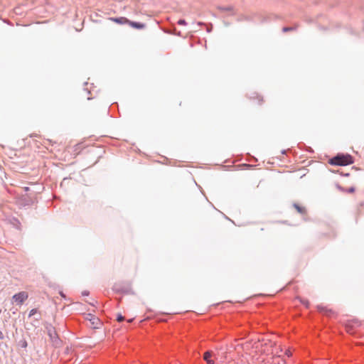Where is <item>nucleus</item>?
<instances>
[{
	"mask_svg": "<svg viewBox=\"0 0 364 364\" xmlns=\"http://www.w3.org/2000/svg\"><path fill=\"white\" fill-rule=\"evenodd\" d=\"M110 21L119 23V24H128L129 23V20L126 17H119V18H109Z\"/></svg>",
	"mask_w": 364,
	"mask_h": 364,
	"instance_id": "nucleus-4",
	"label": "nucleus"
},
{
	"mask_svg": "<svg viewBox=\"0 0 364 364\" xmlns=\"http://www.w3.org/2000/svg\"><path fill=\"white\" fill-rule=\"evenodd\" d=\"M329 163L333 166H347L353 163L351 156L337 155L329 160Z\"/></svg>",
	"mask_w": 364,
	"mask_h": 364,
	"instance_id": "nucleus-1",
	"label": "nucleus"
},
{
	"mask_svg": "<svg viewBox=\"0 0 364 364\" xmlns=\"http://www.w3.org/2000/svg\"><path fill=\"white\" fill-rule=\"evenodd\" d=\"M48 335L52 340L55 339L57 337L55 331L53 328H50L48 329Z\"/></svg>",
	"mask_w": 364,
	"mask_h": 364,
	"instance_id": "nucleus-9",
	"label": "nucleus"
},
{
	"mask_svg": "<svg viewBox=\"0 0 364 364\" xmlns=\"http://www.w3.org/2000/svg\"><path fill=\"white\" fill-rule=\"evenodd\" d=\"M318 309H324V308L320 307V306H318Z\"/></svg>",
	"mask_w": 364,
	"mask_h": 364,
	"instance_id": "nucleus-16",
	"label": "nucleus"
},
{
	"mask_svg": "<svg viewBox=\"0 0 364 364\" xmlns=\"http://www.w3.org/2000/svg\"><path fill=\"white\" fill-rule=\"evenodd\" d=\"M28 298V294L26 291H21L16 294H14L12 297L14 302H16L18 305H21L23 303L27 300Z\"/></svg>",
	"mask_w": 364,
	"mask_h": 364,
	"instance_id": "nucleus-2",
	"label": "nucleus"
},
{
	"mask_svg": "<svg viewBox=\"0 0 364 364\" xmlns=\"http://www.w3.org/2000/svg\"><path fill=\"white\" fill-rule=\"evenodd\" d=\"M213 353L211 351H207L203 355V359L206 361L208 364H214V360L211 359Z\"/></svg>",
	"mask_w": 364,
	"mask_h": 364,
	"instance_id": "nucleus-5",
	"label": "nucleus"
},
{
	"mask_svg": "<svg viewBox=\"0 0 364 364\" xmlns=\"http://www.w3.org/2000/svg\"><path fill=\"white\" fill-rule=\"evenodd\" d=\"M285 354L288 356H291V353L289 350H287Z\"/></svg>",
	"mask_w": 364,
	"mask_h": 364,
	"instance_id": "nucleus-14",
	"label": "nucleus"
},
{
	"mask_svg": "<svg viewBox=\"0 0 364 364\" xmlns=\"http://www.w3.org/2000/svg\"><path fill=\"white\" fill-rule=\"evenodd\" d=\"M124 320V317L122 316L121 314H118L117 316V321L119 322H121Z\"/></svg>",
	"mask_w": 364,
	"mask_h": 364,
	"instance_id": "nucleus-10",
	"label": "nucleus"
},
{
	"mask_svg": "<svg viewBox=\"0 0 364 364\" xmlns=\"http://www.w3.org/2000/svg\"><path fill=\"white\" fill-rule=\"evenodd\" d=\"M178 23L180 24V25H185L186 24V21H185V20L181 19V20L178 21Z\"/></svg>",
	"mask_w": 364,
	"mask_h": 364,
	"instance_id": "nucleus-13",
	"label": "nucleus"
},
{
	"mask_svg": "<svg viewBox=\"0 0 364 364\" xmlns=\"http://www.w3.org/2000/svg\"><path fill=\"white\" fill-rule=\"evenodd\" d=\"M128 25H129L132 28H134L136 29H142L145 27V25L144 23L131 21H129V23H128Z\"/></svg>",
	"mask_w": 364,
	"mask_h": 364,
	"instance_id": "nucleus-6",
	"label": "nucleus"
},
{
	"mask_svg": "<svg viewBox=\"0 0 364 364\" xmlns=\"http://www.w3.org/2000/svg\"><path fill=\"white\" fill-rule=\"evenodd\" d=\"M292 30H293V28H291V27H284L282 28V31L284 32H287V31H292Z\"/></svg>",
	"mask_w": 364,
	"mask_h": 364,
	"instance_id": "nucleus-12",
	"label": "nucleus"
},
{
	"mask_svg": "<svg viewBox=\"0 0 364 364\" xmlns=\"http://www.w3.org/2000/svg\"><path fill=\"white\" fill-rule=\"evenodd\" d=\"M302 303H303L304 305H306V307H308V306H309V302L308 301H302Z\"/></svg>",
	"mask_w": 364,
	"mask_h": 364,
	"instance_id": "nucleus-15",
	"label": "nucleus"
},
{
	"mask_svg": "<svg viewBox=\"0 0 364 364\" xmlns=\"http://www.w3.org/2000/svg\"><path fill=\"white\" fill-rule=\"evenodd\" d=\"M86 318L90 321L92 326L95 328H98V325L100 324V320L92 314H88Z\"/></svg>",
	"mask_w": 364,
	"mask_h": 364,
	"instance_id": "nucleus-3",
	"label": "nucleus"
},
{
	"mask_svg": "<svg viewBox=\"0 0 364 364\" xmlns=\"http://www.w3.org/2000/svg\"><path fill=\"white\" fill-rule=\"evenodd\" d=\"M251 100L255 101V104L261 105L263 102V98L262 96L255 94V96L250 97Z\"/></svg>",
	"mask_w": 364,
	"mask_h": 364,
	"instance_id": "nucleus-8",
	"label": "nucleus"
},
{
	"mask_svg": "<svg viewBox=\"0 0 364 364\" xmlns=\"http://www.w3.org/2000/svg\"><path fill=\"white\" fill-rule=\"evenodd\" d=\"M37 312V310L36 309H33L30 311L29 312V317H31L32 316H33L35 314H36Z\"/></svg>",
	"mask_w": 364,
	"mask_h": 364,
	"instance_id": "nucleus-11",
	"label": "nucleus"
},
{
	"mask_svg": "<svg viewBox=\"0 0 364 364\" xmlns=\"http://www.w3.org/2000/svg\"><path fill=\"white\" fill-rule=\"evenodd\" d=\"M294 208L296 210V211L301 214V215H306V210L304 207L301 206L299 204L294 203Z\"/></svg>",
	"mask_w": 364,
	"mask_h": 364,
	"instance_id": "nucleus-7",
	"label": "nucleus"
},
{
	"mask_svg": "<svg viewBox=\"0 0 364 364\" xmlns=\"http://www.w3.org/2000/svg\"><path fill=\"white\" fill-rule=\"evenodd\" d=\"M132 319H129L128 320V322H129V323L132 322Z\"/></svg>",
	"mask_w": 364,
	"mask_h": 364,
	"instance_id": "nucleus-17",
	"label": "nucleus"
},
{
	"mask_svg": "<svg viewBox=\"0 0 364 364\" xmlns=\"http://www.w3.org/2000/svg\"><path fill=\"white\" fill-rule=\"evenodd\" d=\"M0 338H2V333H1V332H0Z\"/></svg>",
	"mask_w": 364,
	"mask_h": 364,
	"instance_id": "nucleus-18",
	"label": "nucleus"
}]
</instances>
